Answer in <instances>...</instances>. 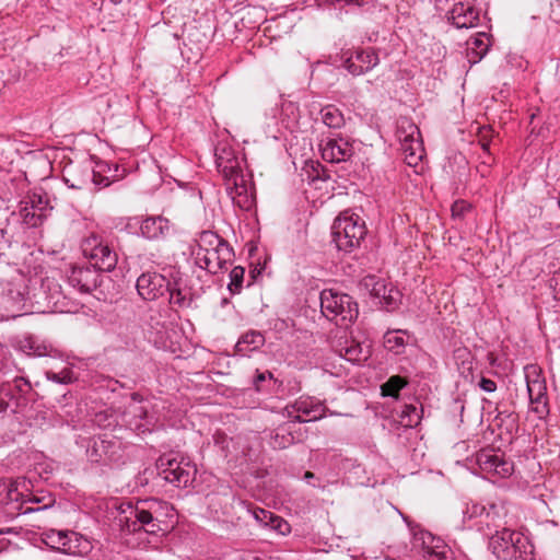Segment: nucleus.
Returning a JSON list of instances; mask_svg holds the SVG:
<instances>
[{
    "mask_svg": "<svg viewBox=\"0 0 560 560\" xmlns=\"http://www.w3.org/2000/svg\"><path fill=\"white\" fill-rule=\"evenodd\" d=\"M215 156L217 167L225 180V188L233 203L242 210H250L255 205V195L249 179L241 168L240 161L225 149Z\"/></svg>",
    "mask_w": 560,
    "mask_h": 560,
    "instance_id": "1",
    "label": "nucleus"
},
{
    "mask_svg": "<svg viewBox=\"0 0 560 560\" xmlns=\"http://www.w3.org/2000/svg\"><path fill=\"white\" fill-rule=\"evenodd\" d=\"M170 505L158 499H148L137 502L135 506L128 505L130 517L120 522L132 533L143 529L147 534L155 535L162 530L161 517L166 515Z\"/></svg>",
    "mask_w": 560,
    "mask_h": 560,
    "instance_id": "2",
    "label": "nucleus"
},
{
    "mask_svg": "<svg viewBox=\"0 0 560 560\" xmlns=\"http://www.w3.org/2000/svg\"><path fill=\"white\" fill-rule=\"evenodd\" d=\"M489 548L501 560H534L529 539L508 527L490 535Z\"/></svg>",
    "mask_w": 560,
    "mask_h": 560,
    "instance_id": "3",
    "label": "nucleus"
},
{
    "mask_svg": "<svg viewBox=\"0 0 560 560\" xmlns=\"http://www.w3.org/2000/svg\"><path fill=\"white\" fill-rule=\"evenodd\" d=\"M366 234L364 221L355 213L341 212L331 226L332 241L339 250L351 252Z\"/></svg>",
    "mask_w": 560,
    "mask_h": 560,
    "instance_id": "4",
    "label": "nucleus"
},
{
    "mask_svg": "<svg viewBox=\"0 0 560 560\" xmlns=\"http://www.w3.org/2000/svg\"><path fill=\"white\" fill-rule=\"evenodd\" d=\"M320 310L324 316L336 320L337 325L347 326L358 317V305L353 299L334 289L320 292Z\"/></svg>",
    "mask_w": 560,
    "mask_h": 560,
    "instance_id": "5",
    "label": "nucleus"
},
{
    "mask_svg": "<svg viewBox=\"0 0 560 560\" xmlns=\"http://www.w3.org/2000/svg\"><path fill=\"white\" fill-rule=\"evenodd\" d=\"M160 476L167 482L186 488L195 479L197 468L188 458L177 453H168L160 456L156 463Z\"/></svg>",
    "mask_w": 560,
    "mask_h": 560,
    "instance_id": "6",
    "label": "nucleus"
},
{
    "mask_svg": "<svg viewBox=\"0 0 560 560\" xmlns=\"http://www.w3.org/2000/svg\"><path fill=\"white\" fill-rule=\"evenodd\" d=\"M396 138L400 143L405 162L411 167H417L424 155V148L418 126L409 118H399L397 121Z\"/></svg>",
    "mask_w": 560,
    "mask_h": 560,
    "instance_id": "7",
    "label": "nucleus"
},
{
    "mask_svg": "<svg viewBox=\"0 0 560 560\" xmlns=\"http://www.w3.org/2000/svg\"><path fill=\"white\" fill-rule=\"evenodd\" d=\"M152 409L150 400H144L139 394L133 393L122 412V422L138 434L151 432L158 421Z\"/></svg>",
    "mask_w": 560,
    "mask_h": 560,
    "instance_id": "8",
    "label": "nucleus"
},
{
    "mask_svg": "<svg viewBox=\"0 0 560 560\" xmlns=\"http://www.w3.org/2000/svg\"><path fill=\"white\" fill-rule=\"evenodd\" d=\"M49 200L44 192L30 194L23 201L20 214L25 225L30 228L39 226L50 210Z\"/></svg>",
    "mask_w": 560,
    "mask_h": 560,
    "instance_id": "9",
    "label": "nucleus"
},
{
    "mask_svg": "<svg viewBox=\"0 0 560 560\" xmlns=\"http://www.w3.org/2000/svg\"><path fill=\"white\" fill-rule=\"evenodd\" d=\"M84 253L89 255L90 259L94 262L92 267L97 271H112L118 261L116 252L97 236H91L86 240Z\"/></svg>",
    "mask_w": 560,
    "mask_h": 560,
    "instance_id": "10",
    "label": "nucleus"
},
{
    "mask_svg": "<svg viewBox=\"0 0 560 560\" xmlns=\"http://www.w3.org/2000/svg\"><path fill=\"white\" fill-rule=\"evenodd\" d=\"M288 416L296 422L316 421L324 417L326 407L314 397L302 396L285 408Z\"/></svg>",
    "mask_w": 560,
    "mask_h": 560,
    "instance_id": "11",
    "label": "nucleus"
},
{
    "mask_svg": "<svg viewBox=\"0 0 560 560\" xmlns=\"http://www.w3.org/2000/svg\"><path fill=\"white\" fill-rule=\"evenodd\" d=\"M448 21L457 30H469L480 25V10L472 0H458L448 11Z\"/></svg>",
    "mask_w": 560,
    "mask_h": 560,
    "instance_id": "12",
    "label": "nucleus"
},
{
    "mask_svg": "<svg viewBox=\"0 0 560 560\" xmlns=\"http://www.w3.org/2000/svg\"><path fill=\"white\" fill-rule=\"evenodd\" d=\"M476 464L482 472L489 476L505 478L513 472V463L493 450H482L476 454Z\"/></svg>",
    "mask_w": 560,
    "mask_h": 560,
    "instance_id": "13",
    "label": "nucleus"
},
{
    "mask_svg": "<svg viewBox=\"0 0 560 560\" xmlns=\"http://www.w3.org/2000/svg\"><path fill=\"white\" fill-rule=\"evenodd\" d=\"M234 257L233 248L228 245H221L217 249L208 253H201V256L195 259V264L210 273H218L228 268Z\"/></svg>",
    "mask_w": 560,
    "mask_h": 560,
    "instance_id": "14",
    "label": "nucleus"
},
{
    "mask_svg": "<svg viewBox=\"0 0 560 560\" xmlns=\"http://www.w3.org/2000/svg\"><path fill=\"white\" fill-rule=\"evenodd\" d=\"M69 284L81 293H89L97 288L100 272L88 265L71 266L67 273Z\"/></svg>",
    "mask_w": 560,
    "mask_h": 560,
    "instance_id": "15",
    "label": "nucleus"
},
{
    "mask_svg": "<svg viewBox=\"0 0 560 560\" xmlns=\"http://www.w3.org/2000/svg\"><path fill=\"white\" fill-rule=\"evenodd\" d=\"M319 148L322 158L330 163L346 162L354 152L352 143L342 137L323 140Z\"/></svg>",
    "mask_w": 560,
    "mask_h": 560,
    "instance_id": "16",
    "label": "nucleus"
},
{
    "mask_svg": "<svg viewBox=\"0 0 560 560\" xmlns=\"http://www.w3.org/2000/svg\"><path fill=\"white\" fill-rule=\"evenodd\" d=\"M508 512L503 504H489L485 509L481 521L474 522L471 526H476L479 530L487 535L497 533L508 527Z\"/></svg>",
    "mask_w": 560,
    "mask_h": 560,
    "instance_id": "17",
    "label": "nucleus"
},
{
    "mask_svg": "<svg viewBox=\"0 0 560 560\" xmlns=\"http://www.w3.org/2000/svg\"><path fill=\"white\" fill-rule=\"evenodd\" d=\"M167 280L158 272H144L137 279V291L147 301H154L167 290Z\"/></svg>",
    "mask_w": 560,
    "mask_h": 560,
    "instance_id": "18",
    "label": "nucleus"
},
{
    "mask_svg": "<svg viewBox=\"0 0 560 560\" xmlns=\"http://www.w3.org/2000/svg\"><path fill=\"white\" fill-rule=\"evenodd\" d=\"M120 442L117 440H107L98 438L93 440V444L88 447L86 455L93 463L114 462L120 456Z\"/></svg>",
    "mask_w": 560,
    "mask_h": 560,
    "instance_id": "19",
    "label": "nucleus"
},
{
    "mask_svg": "<svg viewBox=\"0 0 560 560\" xmlns=\"http://www.w3.org/2000/svg\"><path fill=\"white\" fill-rule=\"evenodd\" d=\"M378 63V57L372 49L357 50L345 61L346 69L353 75H361Z\"/></svg>",
    "mask_w": 560,
    "mask_h": 560,
    "instance_id": "20",
    "label": "nucleus"
},
{
    "mask_svg": "<svg viewBox=\"0 0 560 560\" xmlns=\"http://www.w3.org/2000/svg\"><path fill=\"white\" fill-rule=\"evenodd\" d=\"M170 293V303L178 308H188L192 303L191 288L187 285L182 277L174 278L173 282H167Z\"/></svg>",
    "mask_w": 560,
    "mask_h": 560,
    "instance_id": "21",
    "label": "nucleus"
},
{
    "mask_svg": "<svg viewBox=\"0 0 560 560\" xmlns=\"http://www.w3.org/2000/svg\"><path fill=\"white\" fill-rule=\"evenodd\" d=\"M525 380L529 400L547 398L546 382L540 375V370L535 364H528L524 368Z\"/></svg>",
    "mask_w": 560,
    "mask_h": 560,
    "instance_id": "22",
    "label": "nucleus"
},
{
    "mask_svg": "<svg viewBox=\"0 0 560 560\" xmlns=\"http://www.w3.org/2000/svg\"><path fill=\"white\" fill-rule=\"evenodd\" d=\"M229 243L220 237L212 231H202L199 236L195 240V243L190 246V255L194 260L201 256V253H208L217 249L221 245H228Z\"/></svg>",
    "mask_w": 560,
    "mask_h": 560,
    "instance_id": "23",
    "label": "nucleus"
},
{
    "mask_svg": "<svg viewBox=\"0 0 560 560\" xmlns=\"http://www.w3.org/2000/svg\"><path fill=\"white\" fill-rule=\"evenodd\" d=\"M170 221L161 215L148 217L140 223L141 235L148 240L164 237L170 232Z\"/></svg>",
    "mask_w": 560,
    "mask_h": 560,
    "instance_id": "24",
    "label": "nucleus"
},
{
    "mask_svg": "<svg viewBox=\"0 0 560 560\" xmlns=\"http://www.w3.org/2000/svg\"><path fill=\"white\" fill-rule=\"evenodd\" d=\"M265 343V337L261 332L252 330L244 334L235 345V352L240 355H249L253 351L258 350Z\"/></svg>",
    "mask_w": 560,
    "mask_h": 560,
    "instance_id": "25",
    "label": "nucleus"
},
{
    "mask_svg": "<svg viewBox=\"0 0 560 560\" xmlns=\"http://www.w3.org/2000/svg\"><path fill=\"white\" fill-rule=\"evenodd\" d=\"M91 542L79 533L69 530L66 538V555L82 556L91 550Z\"/></svg>",
    "mask_w": 560,
    "mask_h": 560,
    "instance_id": "26",
    "label": "nucleus"
},
{
    "mask_svg": "<svg viewBox=\"0 0 560 560\" xmlns=\"http://www.w3.org/2000/svg\"><path fill=\"white\" fill-rule=\"evenodd\" d=\"M14 346L30 355L42 357L47 354V347L40 343L38 339L32 335L16 337L14 339Z\"/></svg>",
    "mask_w": 560,
    "mask_h": 560,
    "instance_id": "27",
    "label": "nucleus"
},
{
    "mask_svg": "<svg viewBox=\"0 0 560 560\" xmlns=\"http://www.w3.org/2000/svg\"><path fill=\"white\" fill-rule=\"evenodd\" d=\"M487 42H485L481 37H470L466 42V52L467 58L470 63H477L479 62L482 57L487 54L489 50V47L491 45L490 37H486Z\"/></svg>",
    "mask_w": 560,
    "mask_h": 560,
    "instance_id": "28",
    "label": "nucleus"
},
{
    "mask_svg": "<svg viewBox=\"0 0 560 560\" xmlns=\"http://www.w3.org/2000/svg\"><path fill=\"white\" fill-rule=\"evenodd\" d=\"M319 116L323 124L328 128L340 129L346 124L342 112L332 104L324 106L319 112Z\"/></svg>",
    "mask_w": 560,
    "mask_h": 560,
    "instance_id": "29",
    "label": "nucleus"
},
{
    "mask_svg": "<svg viewBox=\"0 0 560 560\" xmlns=\"http://www.w3.org/2000/svg\"><path fill=\"white\" fill-rule=\"evenodd\" d=\"M361 287L370 292V294L376 299L385 298L388 291V285L385 280L380 279L375 276H366L361 281Z\"/></svg>",
    "mask_w": 560,
    "mask_h": 560,
    "instance_id": "30",
    "label": "nucleus"
},
{
    "mask_svg": "<svg viewBox=\"0 0 560 560\" xmlns=\"http://www.w3.org/2000/svg\"><path fill=\"white\" fill-rule=\"evenodd\" d=\"M405 331L402 330H390L384 336V346L389 351L399 354L404 351L406 341L404 338Z\"/></svg>",
    "mask_w": 560,
    "mask_h": 560,
    "instance_id": "31",
    "label": "nucleus"
},
{
    "mask_svg": "<svg viewBox=\"0 0 560 560\" xmlns=\"http://www.w3.org/2000/svg\"><path fill=\"white\" fill-rule=\"evenodd\" d=\"M69 530L49 529L44 534L45 544L59 552H65L67 533Z\"/></svg>",
    "mask_w": 560,
    "mask_h": 560,
    "instance_id": "32",
    "label": "nucleus"
},
{
    "mask_svg": "<svg viewBox=\"0 0 560 560\" xmlns=\"http://www.w3.org/2000/svg\"><path fill=\"white\" fill-rule=\"evenodd\" d=\"M407 384V381L399 375L390 376L381 386L382 395L397 399L399 397V390L402 389Z\"/></svg>",
    "mask_w": 560,
    "mask_h": 560,
    "instance_id": "33",
    "label": "nucleus"
},
{
    "mask_svg": "<svg viewBox=\"0 0 560 560\" xmlns=\"http://www.w3.org/2000/svg\"><path fill=\"white\" fill-rule=\"evenodd\" d=\"M43 288H47L50 291L47 296L48 303H50L59 312H63L65 304L62 300L65 299V295L61 292V287L58 283L47 279L43 282Z\"/></svg>",
    "mask_w": 560,
    "mask_h": 560,
    "instance_id": "34",
    "label": "nucleus"
},
{
    "mask_svg": "<svg viewBox=\"0 0 560 560\" xmlns=\"http://www.w3.org/2000/svg\"><path fill=\"white\" fill-rule=\"evenodd\" d=\"M245 269L242 266H235L230 272V283L228 285L232 294H237L243 288Z\"/></svg>",
    "mask_w": 560,
    "mask_h": 560,
    "instance_id": "35",
    "label": "nucleus"
},
{
    "mask_svg": "<svg viewBox=\"0 0 560 560\" xmlns=\"http://www.w3.org/2000/svg\"><path fill=\"white\" fill-rule=\"evenodd\" d=\"M486 506L479 503L467 504L463 511V521H481Z\"/></svg>",
    "mask_w": 560,
    "mask_h": 560,
    "instance_id": "36",
    "label": "nucleus"
},
{
    "mask_svg": "<svg viewBox=\"0 0 560 560\" xmlns=\"http://www.w3.org/2000/svg\"><path fill=\"white\" fill-rule=\"evenodd\" d=\"M398 298H399V292L397 290H395L393 287H388V291L385 294V298H381L380 303L388 311H392L397 307Z\"/></svg>",
    "mask_w": 560,
    "mask_h": 560,
    "instance_id": "37",
    "label": "nucleus"
},
{
    "mask_svg": "<svg viewBox=\"0 0 560 560\" xmlns=\"http://www.w3.org/2000/svg\"><path fill=\"white\" fill-rule=\"evenodd\" d=\"M343 358L350 362L359 363L364 357L362 355V348L359 345H351L345 348Z\"/></svg>",
    "mask_w": 560,
    "mask_h": 560,
    "instance_id": "38",
    "label": "nucleus"
},
{
    "mask_svg": "<svg viewBox=\"0 0 560 560\" xmlns=\"http://www.w3.org/2000/svg\"><path fill=\"white\" fill-rule=\"evenodd\" d=\"M471 209L470 203L465 200H457L452 206V217L454 219H463L466 213H468Z\"/></svg>",
    "mask_w": 560,
    "mask_h": 560,
    "instance_id": "39",
    "label": "nucleus"
},
{
    "mask_svg": "<svg viewBox=\"0 0 560 560\" xmlns=\"http://www.w3.org/2000/svg\"><path fill=\"white\" fill-rule=\"evenodd\" d=\"M532 410L538 415L540 419L545 418L549 413L547 398H540L537 400H530Z\"/></svg>",
    "mask_w": 560,
    "mask_h": 560,
    "instance_id": "40",
    "label": "nucleus"
},
{
    "mask_svg": "<svg viewBox=\"0 0 560 560\" xmlns=\"http://www.w3.org/2000/svg\"><path fill=\"white\" fill-rule=\"evenodd\" d=\"M423 557L427 560H444L445 551L444 549L440 550L439 546H425Z\"/></svg>",
    "mask_w": 560,
    "mask_h": 560,
    "instance_id": "41",
    "label": "nucleus"
},
{
    "mask_svg": "<svg viewBox=\"0 0 560 560\" xmlns=\"http://www.w3.org/2000/svg\"><path fill=\"white\" fill-rule=\"evenodd\" d=\"M406 417L408 418V421L405 423L406 425L411 427L419 422V416L417 415V408L415 406H405L401 418L405 419Z\"/></svg>",
    "mask_w": 560,
    "mask_h": 560,
    "instance_id": "42",
    "label": "nucleus"
},
{
    "mask_svg": "<svg viewBox=\"0 0 560 560\" xmlns=\"http://www.w3.org/2000/svg\"><path fill=\"white\" fill-rule=\"evenodd\" d=\"M253 515L257 522L265 526H269L275 514L264 509H256L253 511Z\"/></svg>",
    "mask_w": 560,
    "mask_h": 560,
    "instance_id": "43",
    "label": "nucleus"
},
{
    "mask_svg": "<svg viewBox=\"0 0 560 560\" xmlns=\"http://www.w3.org/2000/svg\"><path fill=\"white\" fill-rule=\"evenodd\" d=\"M269 527L277 530L281 535H285L290 532V525L280 516L273 515V520L270 522Z\"/></svg>",
    "mask_w": 560,
    "mask_h": 560,
    "instance_id": "44",
    "label": "nucleus"
},
{
    "mask_svg": "<svg viewBox=\"0 0 560 560\" xmlns=\"http://www.w3.org/2000/svg\"><path fill=\"white\" fill-rule=\"evenodd\" d=\"M479 387L487 393H492L497 389V384L490 378L482 377L479 382Z\"/></svg>",
    "mask_w": 560,
    "mask_h": 560,
    "instance_id": "45",
    "label": "nucleus"
},
{
    "mask_svg": "<svg viewBox=\"0 0 560 560\" xmlns=\"http://www.w3.org/2000/svg\"><path fill=\"white\" fill-rule=\"evenodd\" d=\"M91 178L94 185L97 187H107L110 184L107 177H102L97 175L95 172H92Z\"/></svg>",
    "mask_w": 560,
    "mask_h": 560,
    "instance_id": "46",
    "label": "nucleus"
},
{
    "mask_svg": "<svg viewBox=\"0 0 560 560\" xmlns=\"http://www.w3.org/2000/svg\"><path fill=\"white\" fill-rule=\"evenodd\" d=\"M47 376H48V378H49V380H52V381L58 382V383H63V382H65L63 380H61V378L59 377V375H58V374H56V373H54V372H48V373H47Z\"/></svg>",
    "mask_w": 560,
    "mask_h": 560,
    "instance_id": "47",
    "label": "nucleus"
},
{
    "mask_svg": "<svg viewBox=\"0 0 560 560\" xmlns=\"http://www.w3.org/2000/svg\"><path fill=\"white\" fill-rule=\"evenodd\" d=\"M65 180H66V183L68 184V186H69L70 188H74V189H82V188H84V185H83V184H74V183H70V179H69V178H66Z\"/></svg>",
    "mask_w": 560,
    "mask_h": 560,
    "instance_id": "48",
    "label": "nucleus"
},
{
    "mask_svg": "<svg viewBox=\"0 0 560 560\" xmlns=\"http://www.w3.org/2000/svg\"><path fill=\"white\" fill-rule=\"evenodd\" d=\"M278 438H279V434L277 433L273 438V446L275 447H285V443L283 442H278Z\"/></svg>",
    "mask_w": 560,
    "mask_h": 560,
    "instance_id": "49",
    "label": "nucleus"
},
{
    "mask_svg": "<svg viewBox=\"0 0 560 560\" xmlns=\"http://www.w3.org/2000/svg\"><path fill=\"white\" fill-rule=\"evenodd\" d=\"M10 533H13V529H12V528H10V527L1 528V529H0V535H3V534H10Z\"/></svg>",
    "mask_w": 560,
    "mask_h": 560,
    "instance_id": "50",
    "label": "nucleus"
},
{
    "mask_svg": "<svg viewBox=\"0 0 560 560\" xmlns=\"http://www.w3.org/2000/svg\"><path fill=\"white\" fill-rule=\"evenodd\" d=\"M5 408H7V402L1 401V402H0V412L4 411V410H5Z\"/></svg>",
    "mask_w": 560,
    "mask_h": 560,
    "instance_id": "51",
    "label": "nucleus"
},
{
    "mask_svg": "<svg viewBox=\"0 0 560 560\" xmlns=\"http://www.w3.org/2000/svg\"><path fill=\"white\" fill-rule=\"evenodd\" d=\"M472 35H478V36H481V35H488L486 31H477L475 32Z\"/></svg>",
    "mask_w": 560,
    "mask_h": 560,
    "instance_id": "52",
    "label": "nucleus"
},
{
    "mask_svg": "<svg viewBox=\"0 0 560 560\" xmlns=\"http://www.w3.org/2000/svg\"><path fill=\"white\" fill-rule=\"evenodd\" d=\"M532 21L533 22H537L538 24H541V20L539 18H536V16H532Z\"/></svg>",
    "mask_w": 560,
    "mask_h": 560,
    "instance_id": "53",
    "label": "nucleus"
},
{
    "mask_svg": "<svg viewBox=\"0 0 560 560\" xmlns=\"http://www.w3.org/2000/svg\"><path fill=\"white\" fill-rule=\"evenodd\" d=\"M264 380H265V375L264 374H258L257 381L258 382H262Z\"/></svg>",
    "mask_w": 560,
    "mask_h": 560,
    "instance_id": "54",
    "label": "nucleus"
},
{
    "mask_svg": "<svg viewBox=\"0 0 560 560\" xmlns=\"http://www.w3.org/2000/svg\"><path fill=\"white\" fill-rule=\"evenodd\" d=\"M32 501L39 503V502H40V499H39V498H37V497H34Z\"/></svg>",
    "mask_w": 560,
    "mask_h": 560,
    "instance_id": "55",
    "label": "nucleus"
},
{
    "mask_svg": "<svg viewBox=\"0 0 560 560\" xmlns=\"http://www.w3.org/2000/svg\"><path fill=\"white\" fill-rule=\"evenodd\" d=\"M312 476H313V474H312V472H306V474H305V477H306V478H311Z\"/></svg>",
    "mask_w": 560,
    "mask_h": 560,
    "instance_id": "56",
    "label": "nucleus"
},
{
    "mask_svg": "<svg viewBox=\"0 0 560 560\" xmlns=\"http://www.w3.org/2000/svg\"><path fill=\"white\" fill-rule=\"evenodd\" d=\"M534 31H535V32H542V30H541V28H539V27H536Z\"/></svg>",
    "mask_w": 560,
    "mask_h": 560,
    "instance_id": "57",
    "label": "nucleus"
},
{
    "mask_svg": "<svg viewBox=\"0 0 560 560\" xmlns=\"http://www.w3.org/2000/svg\"><path fill=\"white\" fill-rule=\"evenodd\" d=\"M428 538L431 540V542L434 541V538H432L430 535H428Z\"/></svg>",
    "mask_w": 560,
    "mask_h": 560,
    "instance_id": "58",
    "label": "nucleus"
},
{
    "mask_svg": "<svg viewBox=\"0 0 560 560\" xmlns=\"http://www.w3.org/2000/svg\"><path fill=\"white\" fill-rule=\"evenodd\" d=\"M49 504H45L43 508H39L38 510L40 509H47Z\"/></svg>",
    "mask_w": 560,
    "mask_h": 560,
    "instance_id": "59",
    "label": "nucleus"
},
{
    "mask_svg": "<svg viewBox=\"0 0 560 560\" xmlns=\"http://www.w3.org/2000/svg\"><path fill=\"white\" fill-rule=\"evenodd\" d=\"M3 548H4V547H3V544H2V541L0 540V550H1V549H3Z\"/></svg>",
    "mask_w": 560,
    "mask_h": 560,
    "instance_id": "60",
    "label": "nucleus"
}]
</instances>
